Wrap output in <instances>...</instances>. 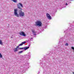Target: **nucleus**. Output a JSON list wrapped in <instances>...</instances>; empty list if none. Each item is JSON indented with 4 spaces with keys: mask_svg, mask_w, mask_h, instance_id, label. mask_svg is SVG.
Here are the masks:
<instances>
[{
    "mask_svg": "<svg viewBox=\"0 0 74 74\" xmlns=\"http://www.w3.org/2000/svg\"><path fill=\"white\" fill-rule=\"evenodd\" d=\"M32 32L33 33H34V32H35V31L34 30L32 29Z\"/></svg>",
    "mask_w": 74,
    "mask_h": 74,
    "instance_id": "ddd939ff",
    "label": "nucleus"
},
{
    "mask_svg": "<svg viewBox=\"0 0 74 74\" xmlns=\"http://www.w3.org/2000/svg\"><path fill=\"white\" fill-rule=\"evenodd\" d=\"M23 52V51H19L18 53L19 54L22 53Z\"/></svg>",
    "mask_w": 74,
    "mask_h": 74,
    "instance_id": "f8f14e48",
    "label": "nucleus"
},
{
    "mask_svg": "<svg viewBox=\"0 0 74 74\" xmlns=\"http://www.w3.org/2000/svg\"><path fill=\"white\" fill-rule=\"evenodd\" d=\"M66 5H68V4H67V3H66Z\"/></svg>",
    "mask_w": 74,
    "mask_h": 74,
    "instance_id": "6ab92c4d",
    "label": "nucleus"
},
{
    "mask_svg": "<svg viewBox=\"0 0 74 74\" xmlns=\"http://www.w3.org/2000/svg\"><path fill=\"white\" fill-rule=\"evenodd\" d=\"M28 48H29V47H24V49H25V50H26L27 49H28Z\"/></svg>",
    "mask_w": 74,
    "mask_h": 74,
    "instance_id": "0eeeda50",
    "label": "nucleus"
},
{
    "mask_svg": "<svg viewBox=\"0 0 74 74\" xmlns=\"http://www.w3.org/2000/svg\"><path fill=\"white\" fill-rule=\"evenodd\" d=\"M31 39H33V38H31Z\"/></svg>",
    "mask_w": 74,
    "mask_h": 74,
    "instance_id": "aec40b11",
    "label": "nucleus"
},
{
    "mask_svg": "<svg viewBox=\"0 0 74 74\" xmlns=\"http://www.w3.org/2000/svg\"><path fill=\"white\" fill-rule=\"evenodd\" d=\"M0 44L1 45H3V42H2V40H0Z\"/></svg>",
    "mask_w": 74,
    "mask_h": 74,
    "instance_id": "1a4fd4ad",
    "label": "nucleus"
},
{
    "mask_svg": "<svg viewBox=\"0 0 74 74\" xmlns=\"http://www.w3.org/2000/svg\"><path fill=\"white\" fill-rule=\"evenodd\" d=\"M66 45H69V44H68V43H66Z\"/></svg>",
    "mask_w": 74,
    "mask_h": 74,
    "instance_id": "f3484780",
    "label": "nucleus"
},
{
    "mask_svg": "<svg viewBox=\"0 0 74 74\" xmlns=\"http://www.w3.org/2000/svg\"><path fill=\"white\" fill-rule=\"evenodd\" d=\"M20 35L21 36H24L25 37L26 36V34H25V33L23 32H22L19 33Z\"/></svg>",
    "mask_w": 74,
    "mask_h": 74,
    "instance_id": "39448f33",
    "label": "nucleus"
},
{
    "mask_svg": "<svg viewBox=\"0 0 74 74\" xmlns=\"http://www.w3.org/2000/svg\"><path fill=\"white\" fill-rule=\"evenodd\" d=\"M17 6L18 8L20 10H22L21 7H23V5L21 3H19L17 4Z\"/></svg>",
    "mask_w": 74,
    "mask_h": 74,
    "instance_id": "7ed1b4c3",
    "label": "nucleus"
},
{
    "mask_svg": "<svg viewBox=\"0 0 74 74\" xmlns=\"http://www.w3.org/2000/svg\"><path fill=\"white\" fill-rule=\"evenodd\" d=\"M73 74H74V72H73Z\"/></svg>",
    "mask_w": 74,
    "mask_h": 74,
    "instance_id": "412c9836",
    "label": "nucleus"
},
{
    "mask_svg": "<svg viewBox=\"0 0 74 74\" xmlns=\"http://www.w3.org/2000/svg\"><path fill=\"white\" fill-rule=\"evenodd\" d=\"M20 48V49H24V48H23V47L20 48Z\"/></svg>",
    "mask_w": 74,
    "mask_h": 74,
    "instance_id": "2eb2a0df",
    "label": "nucleus"
},
{
    "mask_svg": "<svg viewBox=\"0 0 74 74\" xmlns=\"http://www.w3.org/2000/svg\"><path fill=\"white\" fill-rule=\"evenodd\" d=\"M21 45H23L22 43H21L19 45V46H21Z\"/></svg>",
    "mask_w": 74,
    "mask_h": 74,
    "instance_id": "dca6fc26",
    "label": "nucleus"
},
{
    "mask_svg": "<svg viewBox=\"0 0 74 74\" xmlns=\"http://www.w3.org/2000/svg\"><path fill=\"white\" fill-rule=\"evenodd\" d=\"M3 58V56L1 55V54L0 53V58Z\"/></svg>",
    "mask_w": 74,
    "mask_h": 74,
    "instance_id": "9b49d317",
    "label": "nucleus"
},
{
    "mask_svg": "<svg viewBox=\"0 0 74 74\" xmlns=\"http://www.w3.org/2000/svg\"><path fill=\"white\" fill-rule=\"evenodd\" d=\"M14 52H16L18 51V48H16L15 49H14Z\"/></svg>",
    "mask_w": 74,
    "mask_h": 74,
    "instance_id": "423d86ee",
    "label": "nucleus"
},
{
    "mask_svg": "<svg viewBox=\"0 0 74 74\" xmlns=\"http://www.w3.org/2000/svg\"><path fill=\"white\" fill-rule=\"evenodd\" d=\"M36 31H35L33 33V34L34 36H36Z\"/></svg>",
    "mask_w": 74,
    "mask_h": 74,
    "instance_id": "6e6552de",
    "label": "nucleus"
},
{
    "mask_svg": "<svg viewBox=\"0 0 74 74\" xmlns=\"http://www.w3.org/2000/svg\"><path fill=\"white\" fill-rule=\"evenodd\" d=\"M36 25V26H42V23L40 21H37L35 22Z\"/></svg>",
    "mask_w": 74,
    "mask_h": 74,
    "instance_id": "f03ea898",
    "label": "nucleus"
},
{
    "mask_svg": "<svg viewBox=\"0 0 74 74\" xmlns=\"http://www.w3.org/2000/svg\"><path fill=\"white\" fill-rule=\"evenodd\" d=\"M16 48H17V49H18V48H19V46H18L17 47H16Z\"/></svg>",
    "mask_w": 74,
    "mask_h": 74,
    "instance_id": "a211bd4d",
    "label": "nucleus"
},
{
    "mask_svg": "<svg viewBox=\"0 0 74 74\" xmlns=\"http://www.w3.org/2000/svg\"><path fill=\"white\" fill-rule=\"evenodd\" d=\"M26 42H23L22 43V44H25V43H26Z\"/></svg>",
    "mask_w": 74,
    "mask_h": 74,
    "instance_id": "4468645a",
    "label": "nucleus"
},
{
    "mask_svg": "<svg viewBox=\"0 0 74 74\" xmlns=\"http://www.w3.org/2000/svg\"><path fill=\"white\" fill-rule=\"evenodd\" d=\"M46 16L49 20L51 19V16L48 13H47Z\"/></svg>",
    "mask_w": 74,
    "mask_h": 74,
    "instance_id": "20e7f679",
    "label": "nucleus"
},
{
    "mask_svg": "<svg viewBox=\"0 0 74 74\" xmlns=\"http://www.w3.org/2000/svg\"><path fill=\"white\" fill-rule=\"evenodd\" d=\"M14 3H16L17 2V0H12Z\"/></svg>",
    "mask_w": 74,
    "mask_h": 74,
    "instance_id": "9d476101",
    "label": "nucleus"
},
{
    "mask_svg": "<svg viewBox=\"0 0 74 74\" xmlns=\"http://www.w3.org/2000/svg\"><path fill=\"white\" fill-rule=\"evenodd\" d=\"M14 14L15 16H16L17 17H19V16L20 17H23L25 16V13L23 12L21 10L19 11V13L18 14V13H17V9L14 10Z\"/></svg>",
    "mask_w": 74,
    "mask_h": 74,
    "instance_id": "f257e3e1",
    "label": "nucleus"
}]
</instances>
